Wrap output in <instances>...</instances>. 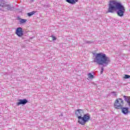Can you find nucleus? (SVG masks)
<instances>
[{
	"mask_svg": "<svg viewBox=\"0 0 130 130\" xmlns=\"http://www.w3.org/2000/svg\"><path fill=\"white\" fill-rule=\"evenodd\" d=\"M15 34L18 37H22L23 35H24V31H23V28L22 27H18L15 30Z\"/></svg>",
	"mask_w": 130,
	"mask_h": 130,
	"instance_id": "obj_7",
	"label": "nucleus"
},
{
	"mask_svg": "<svg viewBox=\"0 0 130 130\" xmlns=\"http://www.w3.org/2000/svg\"><path fill=\"white\" fill-rule=\"evenodd\" d=\"M123 97L125 101H126V102L128 103V105L130 106V96L124 95Z\"/></svg>",
	"mask_w": 130,
	"mask_h": 130,
	"instance_id": "obj_10",
	"label": "nucleus"
},
{
	"mask_svg": "<svg viewBox=\"0 0 130 130\" xmlns=\"http://www.w3.org/2000/svg\"><path fill=\"white\" fill-rule=\"evenodd\" d=\"M90 119L91 116H90L89 114H84L83 117L78 120V122L82 125H85L86 124V122H88Z\"/></svg>",
	"mask_w": 130,
	"mask_h": 130,
	"instance_id": "obj_4",
	"label": "nucleus"
},
{
	"mask_svg": "<svg viewBox=\"0 0 130 130\" xmlns=\"http://www.w3.org/2000/svg\"><path fill=\"white\" fill-rule=\"evenodd\" d=\"M75 114L77 116L78 120H80L83 117L82 116L85 114L84 113V110H82V109L77 110L75 111Z\"/></svg>",
	"mask_w": 130,
	"mask_h": 130,
	"instance_id": "obj_6",
	"label": "nucleus"
},
{
	"mask_svg": "<svg viewBox=\"0 0 130 130\" xmlns=\"http://www.w3.org/2000/svg\"><path fill=\"white\" fill-rule=\"evenodd\" d=\"M50 37H51L52 40L54 41V40H56V38L54 36H51Z\"/></svg>",
	"mask_w": 130,
	"mask_h": 130,
	"instance_id": "obj_16",
	"label": "nucleus"
},
{
	"mask_svg": "<svg viewBox=\"0 0 130 130\" xmlns=\"http://www.w3.org/2000/svg\"><path fill=\"white\" fill-rule=\"evenodd\" d=\"M36 13V11H32V12H29L27 13V16H28V17H31V16H33V15Z\"/></svg>",
	"mask_w": 130,
	"mask_h": 130,
	"instance_id": "obj_14",
	"label": "nucleus"
},
{
	"mask_svg": "<svg viewBox=\"0 0 130 130\" xmlns=\"http://www.w3.org/2000/svg\"><path fill=\"white\" fill-rule=\"evenodd\" d=\"M13 8L10 5L8 4L5 0H0V11L7 12L12 11Z\"/></svg>",
	"mask_w": 130,
	"mask_h": 130,
	"instance_id": "obj_3",
	"label": "nucleus"
},
{
	"mask_svg": "<svg viewBox=\"0 0 130 130\" xmlns=\"http://www.w3.org/2000/svg\"><path fill=\"white\" fill-rule=\"evenodd\" d=\"M86 43H87V44H92V43H93V42L91 41H87Z\"/></svg>",
	"mask_w": 130,
	"mask_h": 130,
	"instance_id": "obj_17",
	"label": "nucleus"
},
{
	"mask_svg": "<svg viewBox=\"0 0 130 130\" xmlns=\"http://www.w3.org/2000/svg\"><path fill=\"white\" fill-rule=\"evenodd\" d=\"M88 78L90 80H93L94 79V75L92 74V73H89L87 74Z\"/></svg>",
	"mask_w": 130,
	"mask_h": 130,
	"instance_id": "obj_12",
	"label": "nucleus"
},
{
	"mask_svg": "<svg viewBox=\"0 0 130 130\" xmlns=\"http://www.w3.org/2000/svg\"><path fill=\"white\" fill-rule=\"evenodd\" d=\"M124 79H130V76L128 75H125L124 76Z\"/></svg>",
	"mask_w": 130,
	"mask_h": 130,
	"instance_id": "obj_15",
	"label": "nucleus"
},
{
	"mask_svg": "<svg viewBox=\"0 0 130 130\" xmlns=\"http://www.w3.org/2000/svg\"><path fill=\"white\" fill-rule=\"evenodd\" d=\"M67 3L71 4V5H75L76 3H78L79 0H66Z\"/></svg>",
	"mask_w": 130,
	"mask_h": 130,
	"instance_id": "obj_9",
	"label": "nucleus"
},
{
	"mask_svg": "<svg viewBox=\"0 0 130 130\" xmlns=\"http://www.w3.org/2000/svg\"><path fill=\"white\" fill-rule=\"evenodd\" d=\"M27 19H21L20 20V24H24V23H27Z\"/></svg>",
	"mask_w": 130,
	"mask_h": 130,
	"instance_id": "obj_13",
	"label": "nucleus"
},
{
	"mask_svg": "<svg viewBox=\"0 0 130 130\" xmlns=\"http://www.w3.org/2000/svg\"><path fill=\"white\" fill-rule=\"evenodd\" d=\"M19 102L16 103V105H17L18 106H19V105H25V104H26V103H28V101L26 99H23V100H19Z\"/></svg>",
	"mask_w": 130,
	"mask_h": 130,
	"instance_id": "obj_8",
	"label": "nucleus"
},
{
	"mask_svg": "<svg viewBox=\"0 0 130 130\" xmlns=\"http://www.w3.org/2000/svg\"><path fill=\"white\" fill-rule=\"evenodd\" d=\"M122 105H123V101L122 99H118L116 100V102L114 104L115 108L119 109V108H121V107H122Z\"/></svg>",
	"mask_w": 130,
	"mask_h": 130,
	"instance_id": "obj_5",
	"label": "nucleus"
},
{
	"mask_svg": "<svg viewBox=\"0 0 130 130\" xmlns=\"http://www.w3.org/2000/svg\"><path fill=\"white\" fill-rule=\"evenodd\" d=\"M122 112L124 114H127L128 113V109L127 108H123L122 109Z\"/></svg>",
	"mask_w": 130,
	"mask_h": 130,
	"instance_id": "obj_11",
	"label": "nucleus"
},
{
	"mask_svg": "<svg viewBox=\"0 0 130 130\" xmlns=\"http://www.w3.org/2000/svg\"><path fill=\"white\" fill-rule=\"evenodd\" d=\"M104 71V68H102V70L101 71V74H103V71Z\"/></svg>",
	"mask_w": 130,
	"mask_h": 130,
	"instance_id": "obj_18",
	"label": "nucleus"
},
{
	"mask_svg": "<svg viewBox=\"0 0 130 130\" xmlns=\"http://www.w3.org/2000/svg\"><path fill=\"white\" fill-rule=\"evenodd\" d=\"M95 58L94 59V62L98 64L106 67L110 62V58L106 56V54L103 53H100L95 54Z\"/></svg>",
	"mask_w": 130,
	"mask_h": 130,
	"instance_id": "obj_2",
	"label": "nucleus"
},
{
	"mask_svg": "<svg viewBox=\"0 0 130 130\" xmlns=\"http://www.w3.org/2000/svg\"><path fill=\"white\" fill-rule=\"evenodd\" d=\"M115 11L118 17H123L125 13V7L116 0L110 1L108 12L113 13Z\"/></svg>",
	"mask_w": 130,
	"mask_h": 130,
	"instance_id": "obj_1",
	"label": "nucleus"
},
{
	"mask_svg": "<svg viewBox=\"0 0 130 130\" xmlns=\"http://www.w3.org/2000/svg\"><path fill=\"white\" fill-rule=\"evenodd\" d=\"M112 94H113V96H116V92H112Z\"/></svg>",
	"mask_w": 130,
	"mask_h": 130,
	"instance_id": "obj_19",
	"label": "nucleus"
}]
</instances>
